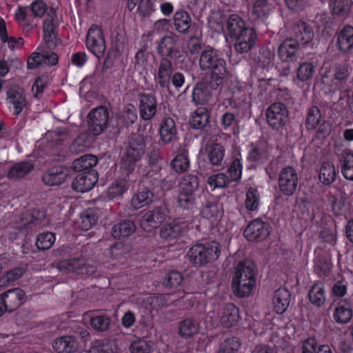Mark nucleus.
I'll list each match as a JSON object with an SVG mask.
<instances>
[{"instance_id":"f257e3e1","label":"nucleus","mask_w":353,"mask_h":353,"mask_svg":"<svg viewBox=\"0 0 353 353\" xmlns=\"http://www.w3.org/2000/svg\"><path fill=\"white\" fill-rule=\"evenodd\" d=\"M200 68L211 72L212 86L217 87L228 76L226 63L219 51L214 49L204 50L199 59Z\"/></svg>"},{"instance_id":"f03ea898","label":"nucleus","mask_w":353,"mask_h":353,"mask_svg":"<svg viewBox=\"0 0 353 353\" xmlns=\"http://www.w3.org/2000/svg\"><path fill=\"white\" fill-rule=\"evenodd\" d=\"M256 283L253 264L245 261L238 265L232 278V288L234 293L240 297L248 296Z\"/></svg>"},{"instance_id":"7ed1b4c3","label":"nucleus","mask_w":353,"mask_h":353,"mask_svg":"<svg viewBox=\"0 0 353 353\" xmlns=\"http://www.w3.org/2000/svg\"><path fill=\"white\" fill-rule=\"evenodd\" d=\"M220 252L219 244L212 241L206 244L199 243L193 245L187 255L190 261L194 265L203 266L217 259Z\"/></svg>"},{"instance_id":"20e7f679","label":"nucleus","mask_w":353,"mask_h":353,"mask_svg":"<svg viewBox=\"0 0 353 353\" xmlns=\"http://www.w3.org/2000/svg\"><path fill=\"white\" fill-rule=\"evenodd\" d=\"M321 75L322 83L327 86L330 92H335L343 87L349 75L348 66L324 65L321 69Z\"/></svg>"},{"instance_id":"39448f33","label":"nucleus","mask_w":353,"mask_h":353,"mask_svg":"<svg viewBox=\"0 0 353 353\" xmlns=\"http://www.w3.org/2000/svg\"><path fill=\"white\" fill-rule=\"evenodd\" d=\"M145 152V144L142 138L132 139L121 159V168L127 170L134 169L136 163Z\"/></svg>"},{"instance_id":"423d86ee","label":"nucleus","mask_w":353,"mask_h":353,"mask_svg":"<svg viewBox=\"0 0 353 353\" xmlns=\"http://www.w3.org/2000/svg\"><path fill=\"white\" fill-rule=\"evenodd\" d=\"M214 312H209L207 316L208 319H210L211 325H215L218 321L224 327H232L238 323L240 315L239 309L232 303L226 304L222 307L216 318L214 319Z\"/></svg>"},{"instance_id":"0eeeda50","label":"nucleus","mask_w":353,"mask_h":353,"mask_svg":"<svg viewBox=\"0 0 353 353\" xmlns=\"http://www.w3.org/2000/svg\"><path fill=\"white\" fill-rule=\"evenodd\" d=\"M85 45L88 50L96 57L100 59L105 53L106 46L102 30L92 25L87 32Z\"/></svg>"},{"instance_id":"6e6552de","label":"nucleus","mask_w":353,"mask_h":353,"mask_svg":"<svg viewBox=\"0 0 353 353\" xmlns=\"http://www.w3.org/2000/svg\"><path fill=\"white\" fill-rule=\"evenodd\" d=\"M298 180V174L294 168L288 166L283 168L278 179L280 191L285 196H292L296 190Z\"/></svg>"},{"instance_id":"1a4fd4ad","label":"nucleus","mask_w":353,"mask_h":353,"mask_svg":"<svg viewBox=\"0 0 353 353\" xmlns=\"http://www.w3.org/2000/svg\"><path fill=\"white\" fill-rule=\"evenodd\" d=\"M159 53L164 57H168L176 62L183 60L185 52L177 43L176 36H167L162 38L158 46Z\"/></svg>"},{"instance_id":"9d476101","label":"nucleus","mask_w":353,"mask_h":353,"mask_svg":"<svg viewBox=\"0 0 353 353\" xmlns=\"http://www.w3.org/2000/svg\"><path fill=\"white\" fill-rule=\"evenodd\" d=\"M109 114L104 107H99L92 110L88 114V128L90 132L94 136L100 134L106 126Z\"/></svg>"},{"instance_id":"9b49d317","label":"nucleus","mask_w":353,"mask_h":353,"mask_svg":"<svg viewBox=\"0 0 353 353\" xmlns=\"http://www.w3.org/2000/svg\"><path fill=\"white\" fill-rule=\"evenodd\" d=\"M58 23L59 17L55 8H50L43 23V39L49 48H52L56 44V30Z\"/></svg>"},{"instance_id":"f8f14e48","label":"nucleus","mask_w":353,"mask_h":353,"mask_svg":"<svg viewBox=\"0 0 353 353\" xmlns=\"http://www.w3.org/2000/svg\"><path fill=\"white\" fill-rule=\"evenodd\" d=\"M288 110L285 105L281 103L272 104L266 111L268 123L272 128L278 129L287 121Z\"/></svg>"},{"instance_id":"ddd939ff","label":"nucleus","mask_w":353,"mask_h":353,"mask_svg":"<svg viewBox=\"0 0 353 353\" xmlns=\"http://www.w3.org/2000/svg\"><path fill=\"white\" fill-rule=\"evenodd\" d=\"M163 183V186H161L159 189L157 190V195H154L152 192L148 190L144 189L139 190L131 200V205L135 209H140L149 203H150L153 199H159L165 194L167 190L170 188V185L168 183Z\"/></svg>"},{"instance_id":"4468645a","label":"nucleus","mask_w":353,"mask_h":353,"mask_svg":"<svg viewBox=\"0 0 353 353\" xmlns=\"http://www.w3.org/2000/svg\"><path fill=\"white\" fill-rule=\"evenodd\" d=\"M168 216L165 207H160L146 212L140 219V225L143 230L150 232L161 224Z\"/></svg>"},{"instance_id":"2eb2a0df","label":"nucleus","mask_w":353,"mask_h":353,"mask_svg":"<svg viewBox=\"0 0 353 353\" xmlns=\"http://www.w3.org/2000/svg\"><path fill=\"white\" fill-rule=\"evenodd\" d=\"M7 312H11L21 306L26 301L25 292L21 288H13L0 294Z\"/></svg>"},{"instance_id":"dca6fc26","label":"nucleus","mask_w":353,"mask_h":353,"mask_svg":"<svg viewBox=\"0 0 353 353\" xmlns=\"http://www.w3.org/2000/svg\"><path fill=\"white\" fill-rule=\"evenodd\" d=\"M98 181V174L94 170L82 172L76 176L74 179L72 187V189L79 192H85L90 190Z\"/></svg>"},{"instance_id":"f3484780","label":"nucleus","mask_w":353,"mask_h":353,"mask_svg":"<svg viewBox=\"0 0 353 353\" xmlns=\"http://www.w3.org/2000/svg\"><path fill=\"white\" fill-rule=\"evenodd\" d=\"M232 39L236 41L234 44L235 50L239 53H245L254 46L256 34L253 28L248 27Z\"/></svg>"},{"instance_id":"a211bd4d","label":"nucleus","mask_w":353,"mask_h":353,"mask_svg":"<svg viewBox=\"0 0 353 353\" xmlns=\"http://www.w3.org/2000/svg\"><path fill=\"white\" fill-rule=\"evenodd\" d=\"M269 225L256 219L251 221L244 230V236L251 241H261L269 234Z\"/></svg>"},{"instance_id":"6ab92c4d","label":"nucleus","mask_w":353,"mask_h":353,"mask_svg":"<svg viewBox=\"0 0 353 353\" xmlns=\"http://www.w3.org/2000/svg\"><path fill=\"white\" fill-rule=\"evenodd\" d=\"M6 103L13 114H19L26 105L23 90L19 88L10 89L7 92Z\"/></svg>"},{"instance_id":"aec40b11","label":"nucleus","mask_w":353,"mask_h":353,"mask_svg":"<svg viewBox=\"0 0 353 353\" xmlns=\"http://www.w3.org/2000/svg\"><path fill=\"white\" fill-rule=\"evenodd\" d=\"M188 228V223L183 219H176L162 226L160 236L166 241L176 239Z\"/></svg>"},{"instance_id":"412c9836","label":"nucleus","mask_w":353,"mask_h":353,"mask_svg":"<svg viewBox=\"0 0 353 353\" xmlns=\"http://www.w3.org/2000/svg\"><path fill=\"white\" fill-rule=\"evenodd\" d=\"M31 223H34V216L30 219L28 214L19 218L17 215L12 217V222L8 226V237L14 241L18 239L23 233L25 228Z\"/></svg>"},{"instance_id":"4be33fe9","label":"nucleus","mask_w":353,"mask_h":353,"mask_svg":"<svg viewBox=\"0 0 353 353\" xmlns=\"http://www.w3.org/2000/svg\"><path fill=\"white\" fill-rule=\"evenodd\" d=\"M59 268L63 272H75L82 274H91L95 271L94 267L84 264L83 260L79 259L61 261L59 264Z\"/></svg>"},{"instance_id":"5701e85b","label":"nucleus","mask_w":353,"mask_h":353,"mask_svg":"<svg viewBox=\"0 0 353 353\" xmlns=\"http://www.w3.org/2000/svg\"><path fill=\"white\" fill-rule=\"evenodd\" d=\"M299 44L293 39H285L279 48V56L282 61L295 62L299 56Z\"/></svg>"},{"instance_id":"b1692460","label":"nucleus","mask_w":353,"mask_h":353,"mask_svg":"<svg viewBox=\"0 0 353 353\" xmlns=\"http://www.w3.org/2000/svg\"><path fill=\"white\" fill-rule=\"evenodd\" d=\"M246 28L244 20L239 15L233 14L226 19L223 33L232 39Z\"/></svg>"},{"instance_id":"393cba45","label":"nucleus","mask_w":353,"mask_h":353,"mask_svg":"<svg viewBox=\"0 0 353 353\" xmlns=\"http://www.w3.org/2000/svg\"><path fill=\"white\" fill-rule=\"evenodd\" d=\"M157 102L152 94H143L139 99L140 116L144 120L152 119L157 112Z\"/></svg>"},{"instance_id":"a878e982","label":"nucleus","mask_w":353,"mask_h":353,"mask_svg":"<svg viewBox=\"0 0 353 353\" xmlns=\"http://www.w3.org/2000/svg\"><path fill=\"white\" fill-rule=\"evenodd\" d=\"M290 292L285 288L277 289L274 294L272 305L278 314H283L288 307L290 302Z\"/></svg>"},{"instance_id":"bb28decb","label":"nucleus","mask_w":353,"mask_h":353,"mask_svg":"<svg viewBox=\"0 0 353 353\" xmlns=\"http://www.w3.org/2000/svg\"><path fill=\"white\" fill-rule=\"evenodd\" d=\"M14 19L24 31L30 32L36 26L34 18L29 15L28 7L20 6L14 11Z\"/></svg>"},{"instance_id":"cd10ccee","label":"nucleus","mask_w":353,"mask_h":353,"mask_svg":"<svg viewBox=\"0 0 353 353\" xmlns=\"http://www.w3.org/2000/svg\"><path fill=\"white\" fill-rule=\"evenodd\" d=\"M67 171L61 166L50 168L42 177L43 181L48 185H57L62 183L67 177Z\"/></svg>"},{"instance_id":"c85d7f7f","label":"nucleus","mask_w":353,"mask_h":353,"mask_svg":"<svg viewBox=\"0 0 353 353\" xmlns=\"http://www.w3.org/2000/svg\"><path fill=\"white\" fill-rule=\"evenodd\" d=\"M52 347L57 353H72L77 350L78 343L72 336H63L56 339Z\"/></svg>"},{"instance_id":"c756f323","label":"nucleus","mask_w":353,"mask_h":353,"mask_svg":"<svg viewBox=\"0 0 353 353\" xmlns=\"http://www.w3.org/2000/svg\"><path fill=\"white\" fill-rule=\"evenodd\" d=\"M337 48L343 52L353 49V27L345 26L339 33L336 41Z\"/></svg>"},{"instance_id":"7c9ffc66","label":"nucleus","mask_w":353,"mask_h":353,"mask_svg":"<svg viewBox=\"0 0 353 353\" xmlns=\"http://www.w3.org/2000/svg\"><path fill=\"white\" fill-rule=\"evenodd\" d=\"M159 134L161 141L168 143L176 137V128L173 119L166 117L163 119L160 125Z\"/></svg>"},{"instance_id":"2f4dec72","label":"nucleus","mask_w":353,"mask_h":353,"mask_svg":"<svg viewBox=\"0 0 353 353\" xmlns=\"http://www.w3.org/2000/svg\"><path fill=\"white\" fill-rule=\"evenodd\" d=\"M352 307L349 301L345 300L339 302L333 312V319L341 324L348 323L352 318Z\"/></svg>"},{"instance_id":"473e14b6","label":"nucleus","mask_w":353,"mask_h":353,"mask_svg":"<svg viewBox=\"0 0 353 353\" xmlns=\"http://www.w3.org/2000/svg\"><path fill=\"white\" fill-rule=\"evenodd\" d=\"M172 73V62L169 59L163 58L160 61L155 79L161 87H165L170 82Z\"/></svg>"},{"instance_id":"72a5a7b5","label":"nucleus","mask_w":353,"mask_h":353,"mask_svg":"<svg viewBox=\"0 0 353 353\" xmlns=\"http://www.w3.org/2000/svg\"><path fill=\"white\" fill-rule=\"evenodd\" d=\"M330 8L334 15L345 19L353 13V0H334Z\"/></svg>"},{"instance_id":"f704fd0d","label":"nucleus","mask_w":353,"mask_h":353,"mask_svg":"<svg viewBox=\"0 0 353 353\" xmlns=\"http://www.w3.org/2000/svg\"><path fill=\"white\" fill-rule=\"evenodd\" d=\"M161 0H128L127 6L130 10L137 7V11L143 17L148 16L156 10L157 1Z\"/></svg>"},{"instance_id":"c9c22d12","label":"nucleus","mask_w":353,"mask_h":353,"mask_svg":"<svg viewBox=\"0 0 353 353\" xmlns=\"http://www.w3.org/2000/svg\"><path fill=\"white\" fill-rule=\"evenodd\" d=\"M337 174L336 168L332 163L324 162L319 168V179L323 185H330L336 180Z\"/></svg>"},{"instance_id":"e433bc0d","label":"nucleus","mask_w":353,"mask_h":353,"mask_svg":"<svg viewBox=\"0 0 353 353\" xmlns=\"http://www.w3.org/2000/svg\"><path fill=\"white\" fill-rule=\"evenodd\" d=\"M273 3L269 0H256L253 4L252 14L259 20L267 19L273 10Z\"/></svg>"},{"instance_id":"4c0bfd02","label":"nucleus","mask_w":353,"mask_h":353,"mask_svg":"<svg viewBox=\"0 0 353 353\" xmlns=\"http://www.w3.org/2000/svg\"><path fill=\"white\" fill-rule=\"evenodd\" d=\"M295 39L298 44L305 45L310 42L314 37L313 32L304 22L298 23L294 28Z\"/></svg>"},{"instance_id":"58836bf2","label":"nucleus","mask_w":353,"mask_h":353,"mask_svg":"<svg viewBox=\"0 0 353 353\" xmlns=\"http://www.w3.org/2000/svg\"><path fill=\"white\" fill-rule=\"evenodd\" d=\"M202 332V327L196 320L186 319L179 323V334L184 338H188Z\"/></svg>"},{"instance_id":"ea45409f","label":"nucleus","mask_w":353,"mask_h":353,"mask_svg":"<svg viewBox=\"0 0 353 353\" xmlns=\"http://www.w3.org/2000/svg\"><path fill=\"white\" fill-rule=\"evenodd\" d=\"M310 301L314 305L322 306L325 301L326 294L325 288L323 283H314L308 294Z\"/></svg>"},{"instance_id":"a19ab883","label":"nucleus","mask_w":353,"mask_h":353,"mask_svg":"<svg viewBox=\"0 0 353 353\" xmlns=\"http://www.w3.org/2000/svg\"><path fill=\"white\" fill-rule=\"evenodd\" d=\"M205 151L210 163L214 165H219L225 155L224 148L219 143H210L206 145Z\"/></svg>"},{"instance_id":"79ce46f5","label":"nucleus","mask_w":353,"mask_h":353,"mask_svg":"<svg viewBox=\"0 0 353 353\" xmlns=\"http://www.w3.org/2000/svg\"><path fill=\"white\" fill-rule=\"evenodd\" d=\"M210 113L203 107L198 108L192 114L190 125L196 129L203 128L208 123Z\"/></svg>"},{"instance_id":"37998d69","label":"nucleus","mask_w":353,"mask_h":353,"mask_svg":"<svg viewBox=\"0 0 353 353\" xmlns=\"http://www.w3.org/2000/svg\"><path fill=\"white\" fill-rule=\"evenodd\" d=\"M136 227L131 221H125L112 228V235L114 238L127 237L135 232Z\"/></svg>"},{"instance_id":"c03bdc74","label":"nucleus","mask_w":353,"mask_h":353,"mask_svg":"<svg viewBox=\"0 0 353 353\" xmlns=\"http://www.w3.org/2000/svg\"><path fill=\"white\" fill-rule=\"evenodd\" d=\"M210 87L203 83L197 84L192 92V99L196 103H205L211 98Z\"/></svg>"},{"instance_id":"a18cd8bd","label":"nucleus","mask_w":353,"mask_h":353,"mask_svg":"<svg viewBox=\"0 0 353 353\" xmlns=\"http://www.w3.org/2000/svg\"><path fill=\"white\" fill-rule=\"evenodd\" d=\"M37 165L30 162H21L13 165L8 171V177L10 179H19L28 174Z\"/></svg>"},{"instance_id":"49530a36","label":"nucleus","mask_w":353,"mask_h":353,"mask_svg":"<svg viewBox=\"0 0 353 353\" xmlns=\"http://www.w3.org/2000/svg\"><path fill=\"white\" fill-rule=\"evenodd\" d=\"M183 281V276L178 271H170L166 274L163 285L165 287L171 290L180 291Z\"/></svg>"},{"instance_id":"de8ad7c7","label":"nucleus","mask_w":353,"mask_h":353,"mask_svg":"<svg viewBox=\"0 0 353 353\" xmlns=\"http://www.w3.org/2000/svg\"><path fill=\"white\" fill-rule=\"evenodd\" d=\"M174 23L179 32L185 33L190 27L191 19L187 12L179 10L174 14Z\"/></svg>"},{"instance_id":"09e8293b","label":"nucleus","mask_w":353,"mask_h":353,"mask_svg":"<svg viewBox=\"0 0 353 353\" xmlns=\"http://www.w3.org/2000/svg\"><path fill=\"white\" fill-rule=\"evenodd\" d=\"M97 163V159L92 154L83 155L74 161L72 167L74 170L81 172L95 166Z\"/></svg>"},{"instance_id":"8fccbe9b","label":"nucleus","mask_w":353,"mask_h":353,"mask_svg":"<svg viewBox=\"0 0 353 353\" xmlns=\"http://www.w3.org/2000/svg\"><path fill=\"white\" fill-rule=\"evenodd\" d=\"M341 173L350 181H353V153L346 151L343 153L341 160Z\"/></svg>"},{"instance_id":"3c124183","label":"nucleus","mask_w":353,"mask_h":353,"mask_svg":"<svg viewBox=\"0 0 353 353\" xmlns=\"http://www.w3.org/2000/svg\"><path fill=\"white\" fill-rule=\"evenodd\" d=\"M70 137L69 131L64 127L57 128L52 132H48L46 135V139L50 141V145L58 144L64 141Z\"/></svg>"},{"instance_id":"603ef678","label":"nucleus","mask_w":353,"mask_h":353,"mask_svg":"<svg viewBox=\"0 0 353 353\" xmlns=\"http://www.w3.org/2000/svg\"><path fill=\"white\" fill-rule=\"evenodd\" d=\"M290 329V326L287 325L284 327L276 325L274 323L273 327L270 330L268 331V334L271 336V341L276 344H279L281 341H286L290 339V334L288 331Z\"/></svg>"},{"instance_id":"864d4df0","label":"nucleus","mask_w":353,"mask_h":353,"mask_svg":"<svg viewBox=\"0 0 353 353\" xmlns=\"http://www.w3.org/2000/svg\"><path fill=\"white\" fill-rule=\"evenodd\" d=\"M316 71L315 66L309 62L301 63L297 69L296 77L298 80L307 82L314 76Z\"/></svg>"},{"instance_id":"5fc2aeb1","label":"nucleus","mask_w":353,"mask_h":353,"mask_svg":"<svg viewBox=\"0 0 353 353\" xmlns=\"http://www.w3.org/2000/svg\"><path fill=\"white\" fill-rule=\"evenodd\" d=\"M260 205V194L255 188H250L248 189L245 200V205L249 211H256Z\"/></svg>"},{"instance_id":"6e6d98bb","label":"nucleus","mask_w":353,"mask_h":353,"mask_svg":"<svg viewBox=\"0 0 353 353\" xmlns=\"http://www.w3.org/2000/svg\"><path fill=\"white\" fill-rule=\"evenodd\" d=\"M142 306L152 310H158L161 307L167 305L166 296H147L142 299Z\"/></svg>"},{"instance_id":"4d7b16f0","label":"nucleus","mask_w":353,"mask_h":353,"mask_svg":"<svg viewBox=\"0 0 353 353\" xmlns=\"http://www.w3.org/2000/svg\"><path fill=\"white\" fill-rule=\"evenodd\" d=\"M127 190L128 186L125 181H116L108 188L106 195L109 199H114L122 196Z\"/></svg>"},{"instance_id":"13d9d810","label":"nucleus","mask_w":353,"mask_h":353,"mask_svg":"<svg viewBox=\"0 0 353 353\" xmlns=\"http://www.w3.org/2000/svg\"><path fill=\"white\" fill-rule=\"evenodd\" d=\"M171 165L176 172H185L190 167L187 152L183 150L179 153L172 160Z\"/></svg>"},{"instance_id":"bf43d9fd","label":"nucleus","mask_w":353,"mask_h":353,"mask_svg":"<svg viewBox=\"0 0 353 353\" xmlns=\"http://www.w3.org/2000/svg\"><path fill=\"white\" fill-rule=\"evenodd\" d=\"M199 182L197 177L194 175H188L183 178L179 186V192L195 194L198 188Z\"/></svg>"},{"instance_id":"052dcab7","label":"nucleus","mask_w":353,"mask_h":353,"mask_svg":"<svg viewBox=\"0 0 353 353\" xmlns=\"http://www.w3.org/2000/svg\"><path fill=\"white\" fill-rule=\"evenodd\" d=\"M219 122L224 130L234 131L238 126L239 119L234 113L226 112L221 116Z\"/></svg>"},{"instance_id":"680f3d73","label":"nucleus","mask_w":353,"mask_h":353,"mask_svg":"<svg viewBox=\"0 0 353 353\" xmlns=\"http://www.w3.org/2000/svg\"><path fill=\"white\" fill-rule=\"evenodd\" d=\"M230 179L223 173H217L208 176L207 183L212 190L216 188H223L228 185Z\"/></svg>"},{"instance_id":"e2e57ef3","label":"nucleus","mask_w":353,"mask_h":353,"mask_svg":"<svg viewBox=\"0 0 353 353\" xmlns=\"http://www.w3.org/2000/svg\"><path fill=\"white\" fill-rule=\"evenodd\" d=\"M93 135L91 136L90 134H81L71 144L70 150L74 153L83 151L86 148L89 147L93 140Z\"/></svg>"},{"instance_id":"0e129e2a","label":"nucleus","mask_w":353,"mask_h":353,"mask_svg":"<svg viewBox=\"0 0 353 353\" xmlns=\"http://www.w3.org/2000/svg\"><path fill=\"white\" fill-rule=\"evenodd\" d=\"M55 239V235L54 233L43 232L38 235L36 241V245L39 250H48L53 245Z\"/></svg>"},{"instance_id":"69168bd1","label":"nucleus","mask_w":353,"mask_h":353,"mask_svg":"<svg viewBox=\"0 0 353 353\" xmlns=\"http://www.w3.org/2000/svg\"><path fill=\"white\" fill-rule=\"evenodd\" d=\"M97 221V219L91 210H86L81 213L79 221V227L83 231L90 230Z\"/></svg>"},{"instance_id":"338daca9","label":"nucleus","mask_w":353,"mask_h":353,"mask_svg":"<svg viewBox=\"0 0 353 353\" xmlns=\"http://www.w3.org/2000/svg\"><path fill=\"white\" fill-rule=\"evenodd\" d=\"M241 154L238 152L237 157L233 160L228 168V173L231 181H237L241 178L243 165Z\"/></svg>"},{"instance_id":"774afa93","label":"nucleus","mask_w":353,"mask_h":353,"mask_svg":"<svg viewBox=\"0 0 353 353\" xmlns=\"http://www.w3.org/2000/svg\"><path fill=\"white\" fill-rule=\"evenodd\" d=\"M225 21L221 12L214 11L211 13L208 18V24L210 28L214 31L219 32L221 30L223 32L225 28L223 22L225 23Z\"/></svg>"}]
</instances>
